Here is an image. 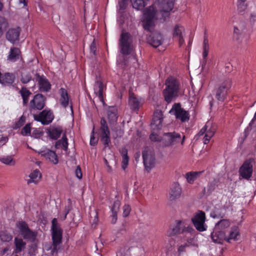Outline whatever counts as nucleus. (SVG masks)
Masks as SVG:
<instances>
[{
    "mask_svg": "<svg viewBox=\"0 0 256 256\" xmlns=\"http://www.w3.org/2000/svg\"><path fill=\"white\" fill-rule=\"evenodd\" d=\"M166 88L164 90L165 100L170 103L178 96L179 92V82L174 78H168L166 82Z\"/></svg>",
    "mask_w": 256,
    "mask_h": 256,
    "instance_id": "obj_1",
    "label": "nucleus"
},
{
    "mask_svg": "<svg viewBox=\"0 0 256 256\" xmlns=\"http://www.w3.org/2000/svg\"><path fill=\"white\" fill-rule=\"evenodd\" d=\"M230 222L228 219H222L216 222L211 234L212 241L215 243L222 244V238H225L226 229L230 226Z\"/></svg>",
    "mask_w": 256,
    "mask_h": 256,
    "instance_id": "obj_2",
    "label": "nucleus"
},
{
    "mask_svg": "<svg viewBox=\"0 0 256 256\" xmlns=\"http://www.w3.org/2000/svg\"><path fill=\"white\" fill-rule=\"evenodd\" d=\"M16 228L21 236L26 240L32 243H38V232L30 228L28 224L24 221L18 222Z\"/></svg>",
    "mask_w": 256,
    "mask_h": 256,
    "instance_id": "obj_3",
    "label": "nucleus"
},
{
    "mask_svg": "<svg viewBox=\"0 0 256 256\" xmlns=\"http://www.w3.org/2000/svg\"><path fill=\"white\" fill-rule=\"evenodd\" d=\"M194 229L184 220H178L172 226L167 232V235L171 236L179 234H184L185 235H192Z\"/></svg>",
    "mask_w": 256,
    "mask_h": 256,
    "instance_id": "obj_4",
    "label": "nucleus"
},
{
    "mask_svg": "<svg viewBox=\"0 0 256 256\" xmlns=\"http://www.w3.org/2000/svg\"><path fill=\"white\" fill-rule=\"evenodd\" d=\"M120 52L125 55L131 54L134 49L133 38L128 32H122L119 40Z\"/></svg>",
    "mask_w": 256,
    "mask_h": 256,
    "instance_id": "obj_5",
    "label": "nucleus"
},
{
    "mask_svg": "<svg viewBox=\"0 0 256 256\" xmlns=\"http://www.w3.org/2000/svg\"><path fill=\"white\" fill-rule=\"evenodd\" d=\"M156 11L154 6H149L143 11L142 21L144 30L151 31L154 26Z\"/></svg>",
    "mask_w": 256,
    "mask_h": 256,
    "instance_id": "obj_6",
    "label": "nucleus"
},
{
    "mask_svg": "<svg viewBox=\"0 0 256 256\" xmlns=\"http://www.w3.org/2000/svg\"><path fill=\"white\" fill-rule=\"evenodd\" d=\"M52 230L53 246L52 252L54 254L57 252L58 246L61 244L62 239V230L58 224L56 218H54L52 220Z\"/></svg>",
    "mask_w": 256,
    "mask_h": 256,
    "instance_id": "obj_7",
    "label": "nucleus"
},
{
    "mask_svg": "<svg viewBox=\"0 0 256 256\" xmlns=\"http://www.w3.org/2000/svg\"><path fill=\"white\" fill-rule=\"evenodd\" d=\"M185 140L184 136L182 138L180 134L172 132L164 133L162 138V144L164 146H174L180 142L181 144L183 145Z\"/></svg>",
    "mask_w": 256,
    "mask_h": 256,
    "instance_id": "obj_8",
    "label": "nucleus"
},
{
    "mask_svg": "<svg viewBox=\"0 0 256 256\" xmlns=\"http://www.w3.org/2000/svg\"><path fill=\"white\" fill-rule=\"evenodd\" d=\"M231 86L232 80L230 79H226L223 81L216 90L215 96L217 100L224 102Z\"/></svg>",
    "mask_w": 256,
    "mask_h": 256,
    "instance_id": "obj_9",
    "label": "nucleus"
},
{
    "mask_svg": "<svg viewBox=\"0 0 256 256\" xmlns=\"http://www.w3.org/2000/svg\"><path fill=\"white\" fill-rule=\"evenodd\" d=\"M169 112L175 116L176 118L182 122H188L190 119L189 113L182 108L179 103L174 104Z\"/></svg>",
    "mask_w": 256,
    "mask_h": 256,
    "instance_id": "obj_10",
    "label": "nucleus"
},
{
    "mask_svg": "<svg viewBox=\"0 0 256 256\" xmlns=\"http://www.w3.org/2000/svg\"><path fill=\"white\" fill-rule=\"evenodd\" d=\"M216 128L210 122H208L198 132L199 136L204 135L203 142L207 144L210 140L214 136L216 132Z\"/></svg>",
    "mask_w": 256,
    "mask_h": 256,
    "instance_id": "obj_11",
    "label": "nucleus"
},
{
    "mask_svg": "<svg viewBox=\"0 0 256 256\" xmlns=\"http://www.w3.org/2000/svg\"><path fill=\"white\" fill-rule=\"evenodd\" d=\"M100 139L104 148L108 147L111 144L110 138V132L106 120L102 118L100 120Z\"/></svg>",
    "mask_w": 256,
    "mask_h": 256,
    "instance_id": "obj_12",
    "label": "nucleus"
},
{
    "mask_svg": "<svg viewBox=\"0 0 256 256\" xmlns=\"http://www.w3.org/2000/svg\"><path fill=\"white\" fill-rule=\"evenodd\" d=\"M142 158L146 169L150 171L154 166V152L149 148H145L142 152Z\"/></svg>",
    "mask_w": 256,
    "mask_h": 256,
    "instance_id": "obj_13",
    "label": "nucleus"
},
{
    "mask_svg": "<svg viewBox=\"0 0 256 256\" xmlns=\"http://www.w3.org/2000/svg\"><path fill=\"white\" fill-rule=\"evenodd\" d=\"M193 224L197 230L204 232L206 230L207 226L205 224L206 216L204 212L198 211L192 218Z\"/></svg>",
    "mask_w": 256,
    "mask_h": 256,
    "instance_id": "obj_14",
    "label": "nucleus"
},
{
    "mask_svg": "<svg viewBox=\"0 0 256 256\" xmlns=\"http://www.w3.org/2000/svg\"><path fill=\"white\" fill-rule=\"evenodd\" d=\"M171 33L173 38L178 42L180 46L184 44L185 30L182 25L180 24H174L172 29Z\"/></svg>",
    "mask_w": 256,
    "mask_h": 256,
    "instance_id": "obj_15",
    "label": "nucleus"
},
{
    "mask_svg": "<svg viewBox=\"0 0 256 256\" xmlns=\"http://www.w3.org/2000/svg\"><path fill=\"white\" fill-rule=\"evenodd\" d=\"M54 115L50 110H44L38 114H34V120L40 122L44 125H47L52 122Z\"/></svg>",
    "mask_w": 256,
    "mask_h": 256,
    "instance_id": "obj_16",
    "label": "nucleus"
},
{
    "mask_svg": "<svg viewBox=\"0 0 256 256\" xmlns=\"http://www.w3.org/2000/svg\"><path fill=\"white\" fill-rule=\"evenodd\" d=\"M44 97L42 94H37L30 101V110L32 112L33 110H41L44 108Z\"/></svg>",
    "mask_w": 256,
    "mask_h": 256,
    "instance_id": "obj_17",
    "label": "nucleus"
},
{
    "mask_svg": "<svg viewBox=\"0 0 256 256\" xmlns=\"http://www.w3.org/2000/svg\"><path fill=\"white\" fill-rule=\"evenodd\" d=\"M252 173V162L248 160L244 162L240 167L239 174L242 178L248 180L251 178Z\"/></svg>",
    "mask_w": 256,
    "mask_h": 256,
    "instance_id": "obj_18",
    "label": "nucleus"
},
{
    "mask_svg": "<svg viewBox=\"0 0 256 256\" xmlns=\"http://www.w3.org/2000/svg\"><path fill=\"white\" fill-rule=\"evenodd\" d=\"M240 236L238 228L236 226H232L230 231L225 234V238H222V243L224 240L230 243L232 240L236 241L238 240Z\"/></svg>",
    "mask_w": 256,
    "mask_h": 256,
    "instance_id": "obj_19",
    "label": "nucleus"
},
{
    "mask_svg": "<svg viewBox=\"0 0 256 256\" xmlns=\"http://www.w3.org/2000/svg\"><path fill=\"white\" fill-rule=\"evenodd\" d=\"M181 195L182 188L180 185L178 183L172 184L170 192V200L174 201L180 198Z\"/></svg>",
    "mask_w": 256,
    "mask_h": 256,
    "instance_id": "obj_20",
    "label": "nucleus"
},
{
    "mask_svg": "<svg viewBox=\"0 0 256 256\" xmlns=\"http://www.w3.org/2000/svg\"><path fill=\"white\" fill-rule=\"evenodd\" d=\"M36 81L38 83L39 89L41 92H48L50 89L51 85L44 76L38 75Z\"/></svg>",
    "mask_w": 256,
    "mask_h": 256,
    "instance_id": "obj_21",
    "label": "nucleus"
},
{
    "mask_svg": "<svg viewBox=\"0 0 256 256\" xmlns=\"http://www.w3.org/2000/svg\"><path fill=\"white\" fill-rule=\"evenodd\" d=\"M38 153L46 158L48 159L53 164H57L58 163V156L54 152L47 148H44L38 152Z\"/></svg>",
    "mask_w": 256,
    "mask_h": 256,
    "instance_id": "obj_22",
    "label": "nucleus"
},
{
    "mask_svg": "<svg viewBox=\"0 0 256 256\" xmlns=\"http://www.w3.org/2000/svg\"><path fill=\"white\" fill-rule=\"evenodd\" d=\"M15 80V76L12 73L0 74V84L4 86H12Z\"/></svg>",
    "mask_w": 256,
    "mask_h": 256,
    "instance_id": "obj_23",
    "label": "nucleus"
},
{
    "mask_svg": "<svg viewBox=\"0 0 256 256\" xmlns=\"http://www.w3.org/2000/svg\"><path fill=\"white\" fill-rule=\"evenodd\" d=\"M158 2L161 12H168L173 8L174 0H158Z\"/></svg>",
    "mask_w": 256,
    "mask_h": 256,
    "instance_id": "obj_24",
    "label": "nucleus"
},
{
    "mask_svg": "<svg viewBox=\"0 0 256 256\" xmlns=\"http://www.w3.org/2000/svg\"><path fill=\"white\" fill-rule=\"evenodd\" d=\"M20 34L19 28L10 29L6 34V39L14 44L18 40Z\"/></svg>",
    "mask_w": 256,
    "mask_h": 256,
    "instance_id": "obj_25",
    "label": "nucleus"
},
{
    "mask_svg": "<svg viewBox=\"0 0 256 256\" xmlns=\"http://www.w3.org/2000/svg\"><path fill=\"white\" fill-rule=\"evenodd\" d=\"M162 36L159 33H154L150 36L148 38V43L152 46L157 48L161 45L162 42Z\"/></svg>",
    "mask_w": 256,
    "mask_h": 256,
    "instance_id": "obj_26",
    "label": "nucleus"
},
{
    "mask_svg": "<svg viewBox=\"0 0 256 256\" xmlns=\"http://www.w3.org/2000/svg\"><path fill=\"white\" fill-rule=\"evenodd\" d=\"M14 253L20 254L26 248V242L22 238L16 237L14 239Z\"/></svg>",
    "mask_w": 256,
    "mask_h": 256,
    "instance_id": "obj_27",
    "label": "nucleus"
},
{
    "mask_svg": "<svg viewBox=\"0 0 256 256\" xmlns=\"http://www.w3.org/2000/svg\"><path fill=\"white\" fill-rule=\"evenodd\" d=\"M104 85L102 82L96 81L94 85V92L98 99L102 102H104L103 92Z\"/></svg>",
    "mask_w": 256,
    "mask_h": 256,
    "instance_id": "obj_28",
    "label": "nucleus"
},
{
    "mask_svg": "<svg viewBox=\"0 0 256 256\" xmlns=\"http://www.w3.org/2000/svg\"><path fill=\"white\" fill-rule=\"evenodd\" d=\"M59 94L60 95V103L61 105L66 108L68 106L69 102V98L66 90L64 88H61L59 90Z\"/></svg>",
    "mask_w": 256,
    "mask_h": 256,
    "instance_id": "obj_29",
    "label": "nucleus"
},
{
    "mask_svg": "<svg viewBox=\"0 0 256 256\" xmlns=\"http://www.w3.org/2000/svg\"><path fill=\"white\" fill-rule=\"evenodd\" d=\"M29 177L30 179L27 180L28 184L34 183L36 184L40 181L42 178V174L39 170H35L31 172Z\"/></svg>",
    "mask_w": 256,
    "mask_h": 256,
    "instance_id": "obj_30",
    "label": "nucleus"
},
{
    "mask_svg": "<svg viewBox=\"0 0 256 256\" xmlns=\"http://www.w3.org/2000/svg\"><path fill=\"white\" fill-rule=\"evenodd\" d=\"M118 110L116 106H110L108 110V118L110 122H116L118 118Z\"/></svg>",
    "mask_w": 256,
    "mask_h": 256,
    "instance_id": "obj_31",
    "label": "nucleus"
},
{
    "mask_svg": "<svg viewBox=\"0 0 256 256\" xmlns=\"http://www.w3.org/2000/svg\"><path fill=\"white\" fill-rule=\"evenodd\" d=\"M128 105L132 110H138L140 106V102L134 94H130L128 100Z\"/></svg>",
    "mask_w": 256,
    "mask_h": 256,
    "instance_id": "obj_32",
    "label": "nucleus"
},
{
    "mask_svg": "<svg viewBox=\"0 0 256 256\" xmlns=\"http://www.w3.org/2000/svg\"><path fill=\"white\" fill-rule=\"evenodd\" d=\"M20 50L16 48H11L8 56V60L12 62H16L19 58Z\"/></svg>",
    "mask_w": 256,
    "mask_h": 256,
    "instance_id": "obj_33",
    "label": "nucleus"
},
{
    "mask_svg": "<svg viewBox=\"0 0 256 256\" xmlns=\"http://www.w3.org/2000/svg\"><path fill=\"white\" fill-rule=\"evenodd\" d=\"M148 0H130L132 6L137 10L142 9L147 4Z\"/></svg>",
    "mask_w": 256,
    "mask_h": 256,
    "instance_id": "obj_34",
    "label": "nucleus"
},
{
    "mask_svg": "<svg viewBox=\"0 0 256 256\" xmlns=\"http://www.w3.org/2000/svg\"><path fill=\"white\" fill-rule=\"evenodd\" d=\"M202 57L204 62H206V57L208 56L209 50V44L208 36L205 34L204 38L203 44H202Z\"/></svg>",
    "mask_w": 256,
    "mask_h": 256,
    "instance_id": "obj_35",
    "label": "nucleus"
},
{
    "mask_svg": "<svg viewBox=\"0 0 256 256\" xmlns=\"http://www.w3.org/2000/svg\"><path fill=\"white\" fill-rule=\"evenodd\" d=\"M202 172H189L186 174V178L188 182L192 184L202 174Z\"/></svg>",
    "mask_w": 256,
    "mask_h": 256,
    "instance_id": "obj_36",
    "label": "nucleus"
},
{
    "mask_svg": "<svg viewBox=\"0 0 256 256\" xmlns=\"http://www.w3.org/2000/svg\"><path fill=\"white\" fill-rule=\"evenodd\" d=\"M62 130L60 128H52L48 130V136L53 140H57L60 136Z\"/></svg>",
    "mask_w": 256,
    "mask_h": 256,
    "instance_id": "obj_37",
    "label": "nucleus"
},
{
    "mask_svg": "<svg viewBox=\"0 0 256 256\" xmlns=\"http://www.w3.org/2000/svg\"><path fill=\"white\" fill-rule=\"evenodd\" d=\"M120 206V202L118 201H116L114 202L113 206L112 207V222L113 224L116 223L117 220V212Z\"/></svg>",
    "mask_w": 256,
    "mask_h": 256,
    "instance_id": "obj_38",
    "label": "nucleus"
},
{
    "mask_svg": "<svg viewBox=\"0 0 256 256\" xmlns=\"http://www.w3.org/2000/svg\"><path fill=\"white\" fill-rule=\"evenodd\" d=\"M8 26V24L6 20L3 18H0V38L2 36Z\"/></svg>",
    "mask_w": 256,
    "mask_h": 256,
    "instance_id": "obj_39",
    "label": "nucleus"
},
{
    "mask_svg": "<svg viewBox=\"0 0 256 256\" xmlns=\"http://www.w3.org/2000/svg\"><path fill=\"white\" fill-rule=\"evenodd\" d=\"M62 144L64 150H66L68 147V139L66 135H64L60 140L56 142V146L58 147V145Z\"/></svg>",
    "mask_w": 256,
    "mask_h": 256,
    "instance_id": "obj_40",
    "label": "nucleus"
},
{
    "mask_svg": "<svg viewBox=\"0 0 256 256\" xmlns=\"http://www.w3.org/2000/svg\"><path fill=\"white\" fill-rule=\"evenodd\" d=\"M0 238L2 241L8 242L12 238V236L6 231L2 232L0 234Z\"/></svg>",
    "mask_w": 256,
    "mask_h": 256,
    "instance_id": "obj_41",
    "label": "nucleus"
},
{
    "mask_svg": "<svg viewBox=\"0 0 256 256\" xmlns=\"http://www.w3.org/2000/svg\"><path fill=\"white\" fill-rule=\"evenodd\" d=\"M0 161L6 164H11L14 165V162L11 156H4L0 158Z\"/></svg>",
    "mask_w": 256,
    "mask_h": 256,
    "instance_id": "obj_42",
    "label": "nucleus"
},
{
    "mask_svg": "<svg viewBox=\"0 0 256 256\" xmlns=\"http://www.w3.org/2000/svg\"><path fill=\"white\" fill-rule=\"evenodd\" d=\"M242 30L241 28L234 26V38L239 40L242 36Z\"/></svg>",
    "mask_w": 256,
    "mask_h": 256,
    "instance_id": "obj_43",
    "label": "nucleus"
},
{
    "mask_svg": "<svg viewBox=\"0 0 256 256\" xmlns=\"http://www.w3.org/2000/svg\"><path fill=\"white\" fill-rule=\"evenodd\" d=\"M162 120H152L151 126L153 130H159L162 126Z\"/></svg>",
    "mask_w": 256,
    "mask_h": 256,
    "instance_id": "obj_44",
    "label": "nucleus"
},
{
    "mask_svg": "<svg viewBox=\"0 0 256 256\" xmlns=\"http://www.w3.org/2000/svg\"><path fill=\"white\" fill-rule=\"evenodd\" d=\"M246 0H238V8L240 12H244L247 7L246 4Z\"/></svg>",
    "mask_w": 256,
    "mask_h": 256,
    "instance_id": "obj_45",
    "label": "nucleus"
},
{
    "mask_svg": "<svg viewBox=\"0 0 256 256\" xmlns=\"http://www.w3.org/2000/svg\"><path fill=\"white\" fill-rule=\"evenodd\" d=\"M31 78H32L30 74L24 72L22 75L21 81L24 84H26L30 80Z\"/></svg>",
    "mask_w": 256,
    "mask_h": 256,
    "instance_id": "obj_46",
    "label": "nucleus"
},
{
    "mask_svg": "<svg viewBox=\"0 0 256 256\" xmlns=\"http://www.w3.org/2000/svg\"><path fill=\"white\" fill-rule=\"evenodd\" d=\"M23 136H28L30 134V124H26L22 129L21 132Z\"/></svg>",
    "mask_w": 256,
    "mask_h": 256,
    "instance_id": "obj_47",
    "label": "nucleus"
},
{
    "mask_svg": "<svg viewBox=\"0 0 256 256\" xmlns=\"http://www.w3.org/2000/svg\"><path fill=\"white\" fill-rule=\"evenodd\" d=\"M163 114L161 111L156 110L154 112L152 120H163Z\"/></svg>",
    "mask_w": 256,
    "mask_h": 256,
    "instance_id": "obj_48",
    "label": "nucleus"
},
{
    "mask_svg": "<svg viewBox=\"0 0 256 256\" xmlns=\"http://www.w3.org/2000/svg\"><path fill=\"white\" fill-rule=\"evenodd\" d=\"M185 236L187 237H190V238L187 240V242L186 243V245L188 246L193 245L194 243V230L192 232V235L186 234Z\"/></svg>",
    "mask_w": 256,
    "mask_h": 256,
    "instance_id": "obj_49",
    "label": "nucleus"
},
{
    "mask_svg": "<svg viewBox=\"0 0 256 256\" xmlns=\"http://www.w3.org/2000/svg\"><path fill=\"white\" fill-rule=\"evenodd\" d=\"M150 139L153 142H162V138L161 136H159L156 134H155L154 132L151 134L150 136Z\"/></svg>",
    "mask_w": 256,
    "mask_h": 256,
    "instance_id": "obj_50",
    "label": "nucleus"
},
{
    "mask_svg": "<svg viewBox=\"0 0 256 256\" xmlns=\"http://www.w3.org/2000/svg\"><path fill=\"white\" fill-rule=\"evenodd\" d=\"M123 216H124V217H126L127 216L130 212V206L129 205H127V204H125L124 206H123Z\"/></svg>",
    "mask_w": 256,
    "mask_h": 256,
    "instance_id": "obj_51",
    "label": "nucleus"
},
{
    "mask_svg": "<svg viewBox=\"0 0 256 256\" xmlns=\"http://www.w3.org/2000/svg\"><path fill=\"white\" fill-rule=\"evenodd\" d=\"M128 164V156H122V167L123 170H125Z\"/></svg>",
    "mask_w": 256,
    "mask_h": 256,
    "instance_id": "obj_52",
    "label": "nucleus"
},
{
    "mask_svg": "<svg viewBox=\"0 0 256 256\" xmlns=\"http://www.w3.org/2000/svg\"><path fill=\"white\" fill-rule=\"evenodd\" d=\"M120 9L124 10L127 6V0H118Z\"/></svg>",
    "mask_w": 256,
    "mask_h": 256,
    "instance_id": "obj_53",
    "label": "nucleus"
},
{
    "mask_svg": "<svg viewBox=\"0 0 256 256\" xmlns=\"http://www.w3.org/2000/svg\"><path fill=\"white\" fill-rule=\"evenodd\" d=\"M76 176L78 178L81 179L82 177V174L80 166H77L75 170Z\"/></svg>",
    "mask_w": 256,
    "mask_h": 256,
    "instance_id": "obj_54",
    "label": "nucleus"
},
{
    "mask_svg": "<svg viewBox=\"0 0 256 256\" xmlns=\"http://www.w3.org/2000/svg\"><path fill=\"white\" fill-rule=\"evenodd\" d=\"M20 94L22 98H26L29 97V96L31 94V92L26 89H22L20 91Z\"/></svg>",
    "mask_w": 256,
    "mask_h": 256,
    "instance_id": "obj_55",
    "label": "nucleus"
},
{
    "mask_svg": "<svg viewBox=\"0 0 256 256\" xmlns=\"http://www.w3.org/2000/svg\"><path fill=\"white\" fill-rule=\"evenodd\" d=\"M120 152L122 156H128V150L126 148H122L120 149Z\"/></svg>",
    "mask_w": 256,
    "mask_h": 256,
    "instance_id": "obj_56",
    "label": "nucleus"
},
{
    "mask_svg": "<svg viewBox=\"0 0 256 256\" xmlns=\"http://www.w3.org/2000/svg\"><path fill=\"white\" fill-rule=\"evenodd\" d=\"M90 52L94 54L96 50V44L94 42H93L91 44L90 46Z\"/></svg>",
    "mask_w": 256,
    "mask_h": 256,
    "instance_id": "obj_57",
    "label": "nucleus"
},
{
    "mask_svg": "<svg viewBox=\"0 0 256 256\" xmlns=\"http://www.w3.org/2000/svg\"><path fill=\"white\" fill-rule=\"evenodd\" d=\"M9 251V248L6 247L0 250V256H3Z\"/></svg>",
    "mask_w": 256,
    "mask_h": 256,
    "instance_id": "obj_58",
    "label": "nucleus"
},
{
    "mask_svg": "<svg viewBox=\"0 0 256 256\" xmlns=\"http://www.w3.org/2000/svg\"><path fill=\"white\" fill-rule=\"evenodd\" d=\"M97 142V140L95 138L94 135L91 136L90 139V144L92 146H94Z\"/></svg>",
    "mask_w": 256,
    "mask_h": 256,
    "instance_id": "obj_59",
    "label": "nucleus"
},
{
    "mask_svg": "<svg viewBox=\"0 0 256 256\" xmlns=\"http://www.w3.org/2000/svg\"><path fill=\"white\" fill-rule=\"evenodd\" d=\"M188 246L186 245V244H182L180 245L179 247H178V251L180 252H183L184 250H185V248L186 247H187Z\"/></svg>",
    "mask_w": 256,
    "mask_h": 256,
    "instance_id": "obj_60",
    "label": "nucleus"
},
{
    "mask_svg": "<svg viewBox=\"0 0 256 256\" xmlns=\"http://www.w3.org/2000/svg\"><path fill=\"white\" fill-rule=\"evenodd\" d=\"M250 21L252 22H254L256 21V14L252 13L250 15Z\"/></svg>",
    "mask_w": 256,
    "mask_h": 256,
    "instance_id": "obj_61",
    "label": "nucleus"
},
{
    "mask_svg": "<svg viewBox=\"0 0 256 256\" xmlns=\"http://www.w3.org/2000/svg\"><path fill=\"white\" fill-rule=\"evenodd\" d=\"M18 2H19V4H23L24 6H27V2L26 0H19Z\"/></svg>",
    "mask_w": 256,
    "mask_h": 256,
    "instance_id": "obj_62",
    "label": "nucleus"
},
{
    "mask_svg": "<svg viewBox=\"0 0 256 256\" xmlns=\"http://www.w3.org/2000/svg\"><path fill=\"white\" fill-rule=\"evenodd\" d=\"M23 99V104L24 105H26L28 104V97L26 98H22Z\"/></svg>",
    "mask_w": 256,
    "mask_h": 256,
    "instance_id": "obj_63",
    "label": "nucleus"
},
{
    "mask_svg": "<svg viewBox=\"0 0 256 256\" xmlns=\"http://www.w3.org/2000/svg\"><path fill=\"white\" fill-rule=\"evenodd\" d=\"M106 167H107L108 172H111L112 171V168L111 166L109 164H108V166Z\"/></svg>",
    "mask_w": 256,
    "mask_h": 256,
    "instance_id": "obj_64",
    "label": "nucleus"
}]
</instances>
